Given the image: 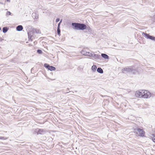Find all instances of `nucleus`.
<instances>
[{"mask_svg": "<svg viewBox=\"0 0 155 155\" xmlns=\"http://www.w3.org/2000/svg\"><path fill=\"white\" fill-rule=\"evenodd\" d=\"M10 0H6L7 1V2H10Z\"/></svg>", "mask_w": 155, "mask_h": 155, "instance_id": "obj_31", "label": "nucleus"}, {"mask_svg": "<svg viewBox=\"0 0 155 155\" xmlns=\"http://www.w3.org/2000/svg\"><path fill=\"white\" fill-rule=\"evenodd\" d=\"M8 30V28L7 27H4L3 28V33H6Z\"/></svg>", "mask_w": 155, "mask_h": 155, "instance_id": "obj_19", "label": "nucleus"}, {"mask_svg": "<svg viewBox=\"0 0 155 155\" xmlns=\"http://www.w3.org/2000/svg\"><path fill=\"white\" fill-rule=\"evenodd\" d=\"M34 133L37 134H45L46 132L43 129H36L34 130Z\"/></svg>", "mask_w": 155, "mask_h": 155, "instance_id": "obj_6", "label": "nucleus"}, {"mask_svg": "<svg viewBox=\"0 0 155 155\" xmlns=\"http://www.w3.org/2000/svg\"><path fill=\"white\" fill-rule=\"evenodd\" d=\"M143 98H147L150 97L151 96V93L147 91L143 90Z\"/></svg>", "mask_w": 155, "mask_h": 155, "instance_id": "obj_4", "label": "nucleus"}, {"mask_svg": "<svg viewBox=\"0 0 155 155\" xmlns=\"http://www.w3.org/2000/svg\"><path fill=\"white\" fill-rule=\"evenodd\" d=\"M69 92H70V93H74L73 92H72V91H69ZM69 93V92H66V93H65V94H66V93Z\"/></svg>", "mask_w": 155, "mask_h": 155, "instance_id": "obj_29", "label": "nucleus"}, {"mask_svg": "<svg viewBox=\"0 0 155 155\" xmlns=\"http://www.w3.org/2000/svg\"><path fill=\"white\" fill-rule=\"evenodd\" d=\"M134 133L140 137L144 136L145 134V132L143 129L138 128L134 129Z\"/></svg>", "mask_w": 155, "mask_h": 155, "instance_id": "obj_3", "label": "nucleus"}, {"mask_svg": "<svg viewBox=\"0 0 155 155\" xmlns=\"http://www.w3.org/2000/svg\"><path fill=\"white\" fill-rule=\"evenodd\" d=\"M0 4H3V3H2V2H0Z\"/></svg>", "mask_w": 155, "mask_h": 155, "instance_id": "obj_32", "label": "nucleus"}, {"mask_svg": "<svg viewBox=\"0 0 155 155\" xmlns=\"http://www.w3.org/2000/svg\"><path fill=\"white\" fill-rule=\"evenodd\" d=\"M152 140L154 142H155V137H154L153 138Z\"/></svg>", "mask_w": 155, "mask_h": 155, "instance_id": "obj_26", "label": "nucleus"}, {"mask_svg": "<svg viewBox=\"0 0 155 155\" xmlns=\"http://www.w3.org/2000/svg\"><path fill=\"white\" fill-rule=\"evenodd\" d=\"M132 69V66H130L129 68H125L122 70V72L124 73L130 72Z\"/></svg>", "mask_w": 155, "mask_h": 155, "instance_id": "obj_7", "label": "nucleus"}, {"mask_svg": "<svg viewBox=\"0 0 155 155\" xmlns=\"http://www.w3.org/2000/svg\"><path fill=\"white\" fill-rule=\"evenodd\" d=\"M37 52L39 54H41L42 53V51L40 49H38L37 50Z\"/></svg>", "mask_w": 155, "mask_h": 155, "instance_id": "obj_22", "label": "nucleus"}, {"mask_svg": "<svg viewBox=\"0 0 155 155\" xmlns=\"http://www.w3.org/2000/svg\"><path fill=\"white\" fill-rule=\"evenodd\" d=\"M71 25L74 29L77 30H83L87 28L86 25L84 24L72 22Z\"/></svg>", "mask_w": 155, "mask_h": 155, "instance_id": "obj_1", "label": "nucleus"}, {"mask_svg": "<svg viewBox=\"0 0 155 155\" xmlns=\"http://www.w3.org/2000/svg\"><path fill=\"white\" fill-rule=\"evenodd\" d=\"M3 40V39L2 38H0V41H2Z\"/></svg>", "mask_w": 155, "mask_h": 155, "instance_id": "obj_30", "label": "nucleus"}, {"mask_svg": "<svg viewBox=\"0 0 155 155\" xmlns=\"http://www.w3.org/2000/svg\"><path fill=\"white\" fill-rule=\"evenodd\" d=\"M11 14V13L9 11H7L6 13V15H10Z\"/></svg>", "mask_w": 155, "mask_h": 155, "instance_id": "obj_24", "label": "nucleus"}, {"mask_svg": "<svg viewBox=\"0 0 155 155\" xmlns=\"http://www.w3.org/2000/svg\"><path fill=\"white\" fill-rule=\"evenodd\" d=\"M130 72H132L133 74H135L137 73V71L136 69H134V67L132 66V71H131Z\"/></svg>", "mask_w": 155, "mask_h": 155, "instance_id": "obj_15", "label": "nucleus"}, {"mask_svg": "<svg viewBox=\"0 0 155 155\" xmlns=\"http://www.w3.org/2000/svg\"><path fill=\"white\" fill-rule=\"evenodd\" d=\"M40 32V31L38 29H34L33 30V32L32 31L28 32V38L29 41H32L33 38V35H32L34 32H36L37 33H39Z\"/></svg>", "mask_w": 155, "mask_h": 155, "instance_id": "obj_2", "label": "nucleus"}, {"mask_svg": "<svg viewBox=\"0 0 155 155\" xmlns=\"http://www.w3.org/2000/svg\"><path fill=\"white\" fill-rule=\"evenodd\" d=\"M44 66L46 68L48 69L49 67L50 66V65L47 64H45L44 65Z\"/></svg>", "mask_w": 155, "mask_h": 155, "instance_id": "obj_21", "label": "nucleus"}, {"mask_svg": "<svg viewBox=\"0 0 155 155\" xmlns=\"http://www.w3.org/2000/svg\"><path fill=\"white\" fill-rule=\"evenodd\" d=\"M59 20H60L59 18H57L56 20V22H58L59 21Z\"/></svg>", "mask_w": 155, "mask_h": 155, "instance_id": "obj_25", "label": "nucleus"}, {"mask_svg": "<svg viewBox=\"0 0 155 155\" xmlns=\"http://www.w3.org/2000/svg\"><path fill=\"white\" fill-rule=\"evenodd\" d=\"M7 138L5 137H0V139H3V140H6L7 139Z\"/></svg>", "mask_w": 155, "mask_h": 155, "instance_id": "obj_23", "label": "nucleus"}, {"mask_svg": "<svg viewBox=\"0 0 155 155\" xmlns=\"http://www.w3.org/2000/svg\"><path fill=\"white\" fill-rule=\"evenodd\" d=\"M97 71L99 73L102 74L103 73V70L101 68H98L97 69Z\"/></svg>", "mask_w": 155, "mask_h": 155, "instance_id": "obj_14", "label": "nucleus"}, {"mask_svg": "<svg viewBox=\"0 0 155 155\" xmlns=\"http://www.w3.org/2000/svg\"><path fill=\"white\" fill-rule=\"evenodd\" d=\"M23 29V27L21 25H18L16 28V30L18 31H21Z\"/></svg>", "mask_w": 155, "mask_h": 155, "instance_id": "obj_12", "label": "nucleus"}, {"mask_svg": "<svg viewBox=\"0 0 155 155\" xmlns=\"http://www.w3.org/2000/svg\"><path fill=\"white\" fill-rule=\"evenodd\" d=\"M1 30V28L0 27V30Z\"/></svg>", "mask_w": 155, "mask_h": 155, "instance_id": "obj_33", "label": "nucleus"}, {"mask_svg": "<svg viewBox=\"0 0 155 155\" xmlns=\"http://www.w3.org/2000/svg\"><path fill=\"white\" fill-rule=\"evenodd\" d=\"M153 18L154 19V20L155 21V15L153 16Z\"/></svg>", "mask_w": 155, "mask_h": 155, "instance_id": "obj_28", "label": "nucleus"}, {"mask_svg": "<svg viewBox=\"0 0 155 155\" xmlns=\"http://www.w3.org/2000/svg\"><path fill=\"white\" fill-rule=\"evenodd\" d=\"M88 52L87 51V49H82L81 52V54L84 56H87V54H88Z\"/></svg>", "mask_w": 155, "mask_h": 155, "instance_id": "obj_9", "label": "nucleus"}, {"mask_svg": "<svg viewBox=\"0 0 155 155\" xmlns=\"http://www.w3.org/2000/svg\"><path fill=\"white\" fill-rule=\"evenodd\" d=\"M55 69L56 68L54 67H53L52 66H50L48 69L50 70V71H52L55 70Z\"/></svg>", "mask_w": 155, "mask_h": 155, "instance_id": "obj_17", "label": "nucleus"}, {"mask_svg": "<svg viewBox=\"0 0 155 155\" xmlns=\"http://www.w3.org/2000/svg\"><path fill=\"white\" fill-rule=\"evenodd\" d=\"M87 28L86 29H87L88 30H89V29H90V28L89 27H87Z\"/></svg>", "mask_w": 155, "mask_h": 155, "instance_id": "obj_27", "label": "nucleus"}, {"mask_svg": "<svg viewBox=\"0 0 155 155\" xmlns=\"http://www.w3.org/2000/svg\"><path fill=\"white\" fill-rule=\"evenodd\" d=\"M97 68V67L95 65H93L91 67V69L94 72L96 71Z\"/></svg>", "mask_w": 155, "mask_h": 155, "instance_id": "obj_18", "label": "nucleus"}, {"mask_svg": "<svg viewBox=\"0 0 155 155\" xmlns=\"http://www.w3.org/2000/svg\"><path fill=\"white\" fill-rule=\"evenodd\" d=\"M88 54H87V55L86 56H88L92 58L93 57V54L94 53H90L89 52H88Z\"/></svg>", "mask_w": 155, "mask_h": 155, "instance_id": "obj_20", "label": "nucleus"}, {"mask_svg": "<svg viewBox=\"0 0 155 155\" xmlns=\"http://www.w3.org/2000/svg\"><path fill=\"white\" fill-rule=\"evenodd\" d=\"M61 21H62V20H61L60 21V22L58 23V28H57V32H58V35H59V36L61 35V34H60L61 31H60V24H61Z\"/></svg>", "mask_w": 155, "mask_h": 155, "instance_id": "obj_10", "label": "nucleus"}, {"mask_svg": "<svg viewBox=\"0 0 155 155\" xmlns=\"http://www.w3.org/2000/svg\"><path fill=\"white\" fill-rule=\"evenodd\" d=\"M101 56L105 59H108L109 58V57L107 54L102 53L101 54Z\"/></svg>", "mask_w": 155, "mask_h": 155, "instance_id": "obj_13", "label": "nucleus"}, {"mask_svg": "<svg viewBox=\"0 0 155 155\" xmlns=\"http://www.w3.org/2000/svg\"><path fill=\"white\" fill-rule=\"evenodd\" d=\"M143 90L137 91H136L135 96L137 97L143 98Z\"/></svg>", "mask_w": 155, "mask_h": 155, "instance_id": "obj_8", "label": "nucleus"}, {"mask_svg": "<svg viewBox=\"0 0 155 155\" xmlns=\"http://www.w3.org/2000/svg\"><path fill=\"white\" fill-rule=\"evenodd\" d=\"M93 57L95 59H100L101 58V57L100 55L95 54L94 53L93 54Z\"/></svg>", "mask_w": 155, "mask_h": 155, "instance_id": "obj_11", "label": "nucleus"}, {"mask_svg": "<svg viewBox=\"0 0 155 155\" xmlns=\"http://www.w3.org/2000/svg\"><path fill=\"white\" fill-rule=\"evenodd\" d=\"M142 35L147 39H149L152 41H155V37L154 36L150 35L144 32H143Z\"/></svg>", "mask_w": 155, "mask_h": 155, "instance_id": "obj_5", "label": "nucleus"}, {"mask_svg": "<svg viewBox=\"0 0 155 155\" xmlns=\"http://www.w3.org/2000/svg\"><path fill=\"white\" fill-rule=\"evenodd\" d=\"M32 16L35 19H38V16L35 13H33L32 14Z\"/></svg>", "mask_w": 155, "mask_h": 155, "instance_id": "obj_16", "label": "nucleus"}]
</instances>
